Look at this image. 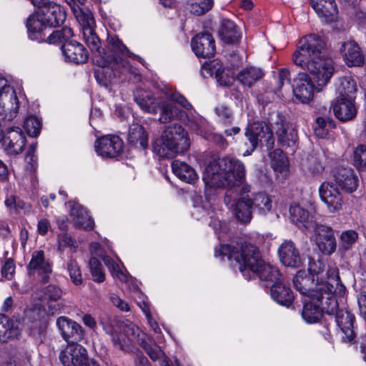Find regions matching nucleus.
<instances>
[{
  "instance_id": "1",
  "label": "nucleus",
  "mask_w": 366,
  "mask_h": 366,
  "mask_svg": "<svg viewBox=\"0 0 366 366\" xmlns=\"http://www.w3.org/2000/svg\"><path fill=\"white\" fill-rule=\"evenodd\" d=\"M245 178V167L239 159L226 157L214 160L206 167L202 179L207 190L225 187L227 191L224 196L226 204L235 201L233 194L243 195L250 192L249 184L242 185Z\"/></svg>"
},
{
  "instance_id": "2",
  "label": "nucleus",
  "mask_w": 366,
  "mask_h": 366,
  "mask_svg": "<svg viewBox=\"0 0 366 366\" xmlns=\"http://www.w3.org/2000/svg\"><path fill=\"white\" fill-rule=\"evenodd\" d=\"M324 41L315 34H310L302 38L294 52V63L307 71L317 82V86H325L334 73L332 60L323 59L322 49Z\"/></svg>"
},
{
  "instance_id": "3",
  "label": "nucleus",
  "mask_w": 366,
  "mask_h": 366,
  "mask_svg": "<svg viewBox=\"0 0 366 366\" xmlns=\"http://www.w3.org/2000/svg\"><path fill=\"white\" fill-rule=\"evenodd\" d=\"M220 254L234 259L239 264V271L247 280L258 277L262 281L274 280L280 276L279 269L264 262L259 248L244 242L237 248L228 244L221 245Z\"/></svg>"
},
{
  "instance_id": "4",
  "label": "nucleus",
  "mask_w": 366,
  "mask_h": 366,
  "mask_svg": "<svg viewBox=\"0 0 366 366\" xmlns=\"http://www.w3.org/2000/svg\"><path fill=\"white\" fill-rule=\"evenodd\" d=\"M73 14L79 23L84 42L94 54V61L99 66H111L114 70L125 74L135 72L134 69L122 59H112L102 53L101 41L94 31L95 21L92 12L79 5H73Z\"/></svg>"
},
{
  "instance_id": "5",
  "label": "nucleus",
  "mask_w": 366,
  "mask_h": 366,
  "mask_svg": "<svg viewBox=\"0 0 366 366\" xmlns=\"http://www.w3.org/2000/svg\"><path fill=\"white\" fill-rule=\"evenodd\" d=\"M330 281L334 282V289H325L326 305L325 312L335 316V321L338 327L345 335V337L350 343L354 342L355 332L354 330L355 317L346 310L338 308V303L335 294H341L345 291V287L340 282V278L336 270H332V277Z\"/></svg>"
},
{
  "instance_id": "6",
  "label": "nucleus",
  "mask_w": 366,
  "mask_h": 366,
  "mask_svg": "<svg viewBox=\"0 0 366 366\" xmlns=\"http://www.w3.org/2000/svg\"><path fill=\"white\" fill-rule=\"evenodd\" d=\"M187 132L178 124L167 127L153 146V151L163 158H173L189 148Z\"/></svg>"
},
{
  "instance_id": "7",
  "label": "nucleus",
  "mask_w": 366,
  "mask_h": 366,
  "mask_svg": "<svg viewBox=\"0 0 366 366\" xmlns=\"http://www.w3.org/2000/svg\"><path fill=\"white\" fill-rule=\"evenodd\" d=\"M332 277V270L328 277V281L321 282L317 286L315 290L312 292L308 297V300H305L304 307L302 311V317L305 322L310 324L317 322L322 317L325 311L326 305V290L334 289V282L330 281Z\"/></svg>"
},
{
  "instance_id": "8",
  "label": "nucleus",
  "mask_w": 366,
  "mask_h": 366,
  "mask_svg": "<svg viewBox=\"0 0 366 366\" xmlns=\"http://www.w3.org/2000/svg\"><path fill=\"white\" fill-rule=\"evenodd\" d=\"M272 130L277 138V142L282 147H292L295 145L298 137L297 132L292 124L288 122L285 117L277 113L272 118Z\"/></svg>"
},
{
  "instance_id": "9",
  "label": "nucleus",
  "mask_w": 366,
  "mask_h": 366,
  "mask_svg": "<svg viewBox=\"0 0 366 366\" xmlns=\"http://www.w3.org/2000/svg\"><path fill=\"white\" fill-rule=\"evenodd\" d=\"M107 41V43H108V45L109 46L110 49L112 51H113L114 53H118V54H122V56L114 57V56L108 55L105 53L104 50L101 47L102 53L105 54L106 57L110 56L112 59H122L127 61L134 69L135 72H134V73L127 72V73L123 74L117 70H114L111 66H101V67L102 68L109 67L114 71V75H117L119 77L127 76L129 74L134 75V76L138 75L137 69L127 59V58L135 59V60L141 62L142 64L143 63V59L138 55L130 51L129 50V49L126 46V45L124 44L122 41L117 35L108 34Z\"/></svg>"
},
{
  "instance_id": "10",
  "label": "nucleus",
  "mask_w": 366,
  "mask_h": 366,
  "mask_svg": "<svg viewBox=\"0 0 366 366\" xmlns=\"http://www.w3.org/2000/svg\"><path fill=\"white\" fill-rule=\"evenodd\" d=\"M273 130L264 122H257L250 125L245 132L254 150L259 142H264L267 147L271 149L274 143Z\"/></svg>"
},
{
  "instance_id": "11",
  "label": "nucleus",
  "mask_w": 366,
  "mask_h": 366,
  "mask_svg": "<svg viewBox=\"0 0 366 366\" xmlns=\"http://www.w3.org/2000/svg\"><path fill=\"white\" fill-rule=\"evenodd\" d=\"M59 360L64 366H91L86 350L81 345L71 344L59 354Z\"/></svg>"
},
{
  "instance_id": "12",
  "label": "nucleus",
  "mask_w": 366,
  "mask_h": 366,
  "mask_svg": "<svg viewBox=\"0 0 366 366\" xmlns=\"http://www.w3.org/2000/svg\"><path fill=\"white\" fill-rule=\"evenodd\" d=\"M19 102L16 93L6 79L0 76V114L10 113V117L18 112Z\"/></svg>"
},
{
  "instance_id": "13",
  "label": "nucleus",
  "mask_w": 366,
  "mask_h": 366,
  "mask_svg": "<svg viewBox=\"0 0 366 366\" xmlns=\"http://www.w3.org/2000/svg\"><path fill=\"white\" fill-rule=\"evenodd\" d=\"M94 147L98 155L114 158L122 152L124 143L117 135H105L96 141Z\"/></svg>"
},
{
  "instance_id": "14",
  "label": "nucleus",
  "mask_w": 366,
  "mask_h": 366,
  "mask_svg": "<svg viewBox=\"0 0 366 366\" xmlns=\"http://www.w3.org/2000/svg\"><path fill=\"white\" fill-rule=\"evenodd\" d=\"M312 229L315 232L313 240L319 250L327 255L332 254L337 247L332 229L330 227L317 224Z\"/></svg>"
},
{
  "instance_id": "15",
  "label": "nucleus",
  "mask_w": 366,
  "mask_h": 366,
  "mask_svg": "<svg viewBox=\"0 0 366 366\" xmlns=\"http://www.w3.org/2000/svg\"><path fill=\"white\" fill-rule=\"evenodd\" d=\"M52 269L47 260L45 259L44 252L42 250L34 251L31 259L27 265V273L29 277L37 274L43 283L48 282Z\"/></svg>"
},
{
  "instance_id": "16",
  "label": "nucleus",
  "mask_w": 366,
  "mask_h": 366,
  "mask_svg": "<svg viewBox=\"0 0 366 366\" xmlns=\"http://www.w3.org/2000/svg\"><path fill=\"white\" fill-rule=\"evenodd\" d=\"M317 89L312 81V78L306 73L299 74L294 79L293 93L296 99L302 103L310 102L313 99L315 90Z\"/></svg>"
},
{
  "instance_id": "17",
  "label": "nucleus",
  "mask_w": 366,
  "mask_h": 366,
  "mask_svg": "<svg viewBox=\"0 0 366 366\" xmlns=\"http://www.w3.org/2000/svg\"><path fill=\"white\" fill-rule=\"evenodd\" d=\"M319 193L330 212L342 209V195L335 184L329 182H323L319 188Z\"/></svg>"
},
{
  "instance_id": "18",
  "label": "nucleus",
  "mask_w": 366,
  "mask_h": 366,
  "mask_svg": "<svg viewBox=\"0 0 366 366\" xmlns=\"http://www.w3.org/2000/svg\"><path fill=\"white\" fill-rule=\"evenodd\" d=\"M191 46L199 57H212L216 51L214 39L212 35L207 32L197 34L192 39Z\"/></svg>"
},
{
  "instance_id": "19",
  "label": "nucleus",
  "mask_w": 366,
  "mask_h": 366,
  "mask_svg": "<svg viewBox=\"0 0 366 366\" xmlns=\"http://www.w3.org/2000/svg\"><path fill=\"white\" fill-rule=\"evenodd\" d=\"M3 144L9 154L16 155L22 152L26 144V137L19 127L8 129L3 135Z\"/></svg>"
},
{
  "instance_id": "20",
  "label": "nucleus",
  "mask_w": 366,
  "mask_h": 366,
  "mask_svg": "<svg viewBox=\"0 0 366 366\" xmlns=\"http://www.w3.org/2000/svg\"><path fill=\"white\" fill-rule=\"evenodd\" d=\"M280 262L286 267H298L302 264L299 249L291 240H285L278 248Z\"/></svg>"
},
{
  "instance_id": "21",
  "label": "nucleus",
  "mask_w": 366,
  "mask_h": 366,
  "mask_svg": "<svg viewBox=\"0 0 366 366\" xmlns=\"http://www.w3.org/2000/svg\"><path fill=\"white\" fill-rule=\"evenodd\" d=\"M66 60L75 64H84L89 59V52L85 47L76 41H66L61 46Z\"/></svg>"
},
{
  "instance_id": "22",
  "label": "nucleus",
  "mask_w": 366,
  "mask_h": 366,
  "mask_svg": "<svg viewBox=\"0 0 366 366\" xmlns=\"http://www.w3.org/2000/svg\"><path fill=\"white\" fill-rule=\"evenodd\" d=\"M340 52L345 64L351 66H360L364 63V56L358 44L353 40L342 43Z\"/></svg>"
},
{
  "instance_id": "23",
  "label": "nucleus",
  "mask_w": 366,
  "mask_h": 366,
  "mask_svg": "<svg viewBox=\"0 0 366 366\" xmlns=\"http://www.w3.org/2000/svg\"><path fill=\"white\" fill-rule=\"evenodd\" d=\"M310 274H307L305 270H299L296 275L294 277L292 282L295 288L298 290L302 295L310 297V295L316 290L319 284L315 285V288H312L315 281V275H318L319 272L310 267L308 269ZM321 283H320V285Z\"/></svg>"
},
{
  "instance_id": "24",
  "label": "nucleus",
  "mask_w": 366,
  "mask_h": 366,
  "mask_svg": "<svg viewBox=\"0 0 366 366\" xmlns=\"http://www.w3.org/2000/svg\"><path fill=\"white\" fill-rule=\"evenodd\" d=\"M267 282H273L270 294L272 298L278 304L282 306L289 307L294 300V295L289 287L282 283V274L277 280H267Z\"/></svg>"
},
{
  "instance_id": "25",
  "label": "nucleus",
  "mask_w": 366,
  "mask_h": 366,
  "mask_svg": "<svg viewBox=\"0 0 366 366\" xmlns=\"http://www.w3.org/2000/svg\"><path fill=\"white\" fill-rule=\"evenodd\" d=\"M335 116L341 122L353 119L357 115L355 99L337 98L332 104Z\"/></svg>"
},
{
  "instance_id": "26",
  "label": "nucleus",
  "mask_w": 366,
  "mask_h": 366,
  "mask_svg": "<svg viewBox=\"0 0 366 366\" xmlns=\"http://www.w3.org/2000/svg\"><path fill=\"white\" fill-rule=\"evenodd\" d=\"M56 325L62 337L67 342L78 341L83 335L81 327L68 317H59L56 320Z\"/></svg>"
},
{
  "instance_id": "27",
  "label": "nucleus",
  "mask_w": 366,
  "mask_h": 366,
  "mask_svg": "<svg viewBox=\"0 0 366 366\" xmlns=\"http://www.w3.org/2000/svg\"><path fill=\"white\" fill-rule=\"evenodd\" d=\"M334 177L336 184L346 192L352 193L357 188L358 178L350 168H337Z\"/></svg>"
},
{
  "instance_id": "28",
  "label": "nucleus",
  "mask_w": 366,
  "mask_h": 366,
  "mask_svg": "<svg viewBox=\"0 0 366 366\" xmlns=\"http://www.w3.org/2000/svg\"><path fill=\"white\" fill-rule=\"evenodd\" d=\"M310 4L322 21L330 23L336 20L338 11L335 0H310Z\"/></svg>"
},
{
  "instance_id": "29",
  "label": "nucleus",
  "mask_w": 366,
  "mask_h": 366,
  "mask_svg": "<svg viewBox=\"0 0 366 366\" xmlns=\"http://www.w3.org/2000/svg\"><path fill=\"white\" fill-rule=\"evenodd\" d=\"M48 25L41 13L30 16L26 22L29 38L33 40L42 41L44 40V31Z\"/></svg>"
},
{
  "instance_id": "30",
  "label": "nucleus",
  "mask_w": 366,
  "mask_h": 366,
  "mask_svg": "<svg viewBox=\"0 0 366 366\" xmlns=\"http://www.w3.org/2000/svg\"><path fill=\"white\" fill-rule=\"evenodd\" d=\"M290 214L292 222L301 229H310L316 225L310 212L299 204H292Z\"/></svg>"
},
{
  "instance_id": "31",
  "label": "nucleus",
  "mask_w": 366,
  "mask_h": 366,
  "mask_svg": "<svg viewBox=\"0 0 366 366\" xmlns=\"http://www.w3.org/2000/svg\"><path fill=\"white\" fill-rule=\"evenodd\" d=\"M41 14L43 16V19L50 27L58 26L63 24L66 19L65 11L60 5L54 2L41 10Z\"/></svg>"
},
{
  "instance_id": "32",
  "label": "nucleus",
  "mask_w": 366,
  "mask_h": 366,
  "mask_svg": "<svg viewBox=\"0 0 366 366\" xmlns=\"http://www.w3.org/2000/svg\"><path fill=\"white\" fill-rule=\"evenodd\" d=\"M219 36L224 42L234 44L240 40L242 34L239 28L233 21L223 19L221 21Z\"/></svg>"
},
{
  "instance_id": "33",
  "label": "nucleus",
  "mask_w": 366,
  "mask_h": 366,
  "mask_svg": "<svg viewBox=\"0 0 366 366\" xmlns=\"http://www.w3.org/2000/svg\"><path fill=\"white\" fill-rule=\"evenodd\" d=\"M124 330V332L116 330L114 334L110 335L114 347L122 351H126L129 349V339L126 332L130 333L133 336L139 335L137 334L139 328L134 324L126 325Z\"/></svg>"
},
{
  "instance_id": "34",
  "label": "nucleus",
  "mask_w": 366,
  "mask_h": 366,
  "mask_svg": "<svg viewBox=\"0 0 366 366\" xmlns=\"http://www.w3.org/2000/svg\"><path fill=\"white\" fill-rule=\"evenodd\" d=\"M134 101L144 112L157 114L159 112V102L154 97L147 92H137L134 94Z\"/></svg>"
},
{
  "instance_id": "35",
  "label": "nucleus",
  "mask_w": 366,
  "mask_h": 366,
  "mask_svg": "<svg viewBox=\"0 0 366 366\" xmlns=\"http://www.w3.org/2000/svg\"><path fill=\"white\" fill-rule=\"evenodd\" d=\"M338 98L355 99L357 92L356 81L351 76H343L339 79L336 87Z\"/></svg>"
},
{
  "instance_id": "36",
  "label": "nucleus",
  "mask_w": 366,
  "mask_h": 366,
  "mask_svg": "<svg viewBox=\"0 0 366 366\" xmlns=\"http://www.w3.org/2000/svg\"><path fill=\"white\" fill-rule=\"evenodd\" d=\"M172 169L174 174L182 181L194 184L198 177L194 169L185 162L175 160L172 163Z\"/></svg>"
},
{
  "instance_id": "37",
  "label": "nucleus",
  "mask_w": 366,
  "mask_h": 366,
  "mask_svg": "<svg viewBox=\"0 0 366 366\" xmlns=\"http://www.w3.org/2000/svg\"><path fill=\"white\" fill-rule=\"evenodd\" d=\"M128 140L130 144L142 149H145L148 147V135L144 128L138 124H134L130 127Z\"/></svg>"
},
{
  "instance_id": "38",
  "label": "nucleus",
  "mask_w": 366,
  "mask_h": 366,
  "mask_svg": "<svg viewBox=\"0 0 366 366\" xmlns=\"http://www.w3.org/2000/svg\"><path fill=\"white\" fill-rule=\"evenodd\" d=\"M232 205H234V214L236 218L243 222L247 223L252 219V209L251 207V199L240 198L232 201Z\"/></svg>"
},
{
  "instance_id": "39",
  "label": "nucleus",
  "mask_w": 366,
  "mask_h": 366,
  "mask_svg": "<svg viewBox=\"0 0 366 366\" xmlns=\"http://www.w3.org/2000/svg\"><path fill=\"white\" fill-rule=\"evenodd\" d=\"M71 216L73 217V221L76 227L85 229H92L94 228V220L84 207L79 205L73 207L71 209Z\"/></svg>"
},
{
  "instance_id": "40",
  "label": "nucleus",
  "mask_w": 366,
  "mask_h": 366,
  "mask_svg": "<svg viewBox=\"0 0 366 366\" xmlns=\"http://www.w3.org/2000/svg\"><path fill=\"white\" fill-rule=\"evenodd\" d=\"M262 69L256 66H247L243 69L237 76L238 80L244 85L251 87L264 76Z\"/></svg>"
},
{
  "instance_id": "41",
  "label": "nucleus",
  "mask_w": 366,
  "mask_h": 366,
  "mask_svg": "<svg viewBox=\"0 0 366 366\" xmlns=\"http://www.w3.org/2000/svg\"><path fill=\"white\" fill-rule=\"evenodd\" d=\"M159 112H160L159 121L162 124L172 122L181 113V110L177 107L164 101L159 102Z\"/></svg>"
},
{
  "instance_id": "42",
  "label": "nucleus",
  "mask_w": 366,
  "mask_h": 366,
  "mask_svg": "<svg viewBox=\"0 0 366 366\" xmlns=\"http://www.w3.org/2000/svg\"><path fill=\"white\" fill-rule=\"evenodd\" d=\"M271 166L276 172L285 173L288 171L289 161L281 149H277L269 153Z\"/></svg>"
},
{
  "instance_id": "43",
  "label": "nucleus",
  "mask_w": 366,
  "mask_h": 366,
  "mask_svg": "<svg viewBox=\"0 0 366 366\" xmlns=\"http://www.w3.org/2000/svg\"><path fill=\"white\" fill-rule=\"evenodd\" d=\"M251 207L253 210H257L258 213L264 214L272 208V200L265 193L259 192L254 195L251 199Z\"/></svg>"
},
{
  "instance_id": "44",
  "label": "nucleus",
  "mask_w": 366,
  "mask_h": 366,
  "mask_svg": "<svg viewBox=\"0 0 366 366\" xmlns=\"http://www.w3.org/2000/svg\"><path fill=\"white\" fill-rule=\"evenodd\" d=\"M336 126L335 121L330 117H318L314 128L315 134L320 138H325L330 129Z\"/></svg>"
},
{
  "instance_id": "45",
  "label": "nucleus",
  "mask_w": 366,
  "mask_h": 366,
  "mask_svg": "<svg viewBox=\"0 0 366 366\" xmlns=\"http://www.w3.org/2000/svg\"><path fill=\"white\" fill-rule=\"evenodd\" d=\"M73 36L72 29L69 27L64 26L61 29L55 30L50 34L46 38L44 37L46 42L49 44H56L59 42L69 41V40Z\"/></svg>"
},
{
  "instance_id": "46",
  "label": "nucleus",
  "mask_w": 366,
  "mask_h": 366,
  "mask_svg": "<svg viewBox=\"0 0 366 366\" xmlns=\"http://www.w3.org/2000/svg\"><path fill=\"white\" fill-rule=\"evenodd\" d=\"M213 5V0H191L187 9L192 14L199 16L209 11Z\"/></svg>"
},
{
  "instance_id": "47",
  "label": "nucleus",
  "mask_w": 366,
  "mask_h": 366,
  "mask_svg": "<svg viewBox=\"0 0 366 366\" xmlns=\"http://www.w3.org/2000/svg\"><path fill=\"white\" fill-rule=\"evenodd\" d=\"M66 269L71 282L76 285H80L83 282L81 270L76 259L70 258L66 262Z\"/></svg>"
},
{
  "instance_id": "48",
  "label": "nucleus",
  "mask_w": 366,
  "mask_h": 366,
  "mask_svg": "<svg viewBox=\"0 0 366 366\" xmlns=\"http://www.w3.org/2000/svg\"><path fill=\"white\" fill-rule=\"evenodd\" d=\"M358 238V234L352 229L342 232L340 238V249L347 251L353 247Z\"/></svg>"
},
{
  "instance_id": "49",
  "label": "nucleus",
  "mask_w": 366,
  "mask_h": 366,
  "mask_svg": "<svg viewBox=\"0 0 366 366\" xmlns=\"http://www.w3.org/2000/svg\"><path fill=\"white\" fill-rule=\"evenodd\" d=\"M353 161L358 169L366 171V145L360 144L356 147L353 153Z\"/></svg>"
},
{
  "instance_id": "50",
  "label": "nucleus",
  "mask_w": 366,
  "mask_h": 366,
  "mask_svg": "<svg viewBox=\"0 0 366 366\" xmlns=\"http://www.w3.org/2000/svg\"><path fill=\"white\" fill-rule=\"evenodd\" d=\"M90 272L93 280L97 282H102L104 281V273L102 269V264L99 259L96 257H92L89 262Z\"/></svg>"
},
{
  "instance_id": "51",
  "label": "nucleus",
  "mask_w": 366,
  "mask_h": 366,
  "mask_svg": "<svg viewBox=\"0 0 366 366\" xmlns=\"http://www.w3.org/2000/svg\"><path fill=\"white\" fill-rule=\"evenodd\" d=\"M100 324L104 330L109 335L114 334L116 330L120 328L119 322L109 315H103L100 317Z\"/></svg>"
},
{
  "instance_id": "52",
  "label": "nucleus",
  "mask_w": 366,
  "mask_h": 366,
  "mask_svg": "<svg viewBox=\"0 0 366 366\" xmlns=\"http://www.w3.org/2000/svg\"><path fill=\"white\" fill-rule=\"evenodd\" d=\"M41 126L40 121L34 116L29 117L24 122V128L31 137H36L40 133Z\"/></svg>"
},
{
  "instance_id": "53",
  "label": "nucleus",
  "mask_w": 366,
  "mask_h": 366,
  "mask_svg": "<svg viewBox=\"0 0 366 366\" xmlns=\"http://www.w3.org/2000/svg\"><path fill=\"white\" fill-rule=\"evenodd\" d=\"M62 291L55 285H49L44 290L43 299L44 301L58 302L61 298Z\"/></svg>"
},
{
  "instance_id": "54",
  "label": "nucleus",
  "mask_w": 366,
  "mask_h": 366,
  "mask_svg": "<svg viewBox=\"0 0 366 366\" xmlns=\"http://www.w3.org/2000/svg\"><path fill=\"white\" fill-rule=\"evenodd\" d=\"M103 260L114 277H117L120 280L125 279V275L119 270V265L111 257L105 256Z\"/></svg>"
},
{
  "instance_id": "55",
  "label": "nucleus",
  "mask_w": 366,
  "mask_h": 366,
  "mask_svg": "<svg viewBox=\"0 0 366 366\" xmlns=\"http://www.w3.org/2000/svg\"><path fill=\"white\" fill-rule=\"evenodd\" d=\"M167 97L172 101L179 104L186 110H192V105L187 101V99L181 94L177 92H169L166 94Z\"/></svg>"
},
{
  "instance_id": "56",
  "label": "nucleus",
  "mask_w": 366,
  "mask_h": 366,
  "mask_svg": "<svg viewBox=\"0 0 366 366\" xmlns=\"http://www.w3.org/2000/svg\"><path fill=\"white\" fill-rule=\"evenodd\" d=\"M217 115L224 124H229L232 120V110L224 104H219L215 108Z\"/></svg>"
},
{
  "instance_id": "57",
  "label": "nucleus",
  "mask_w": 366,
  "mask_h": 366,
  "mask_svg": "<svg viewBox=\"0 0 366 366\" xmlns=\"http://www.w3.org/2000/svg\"><path fill=\"white\" fill-rule=\"evenodd\" d=\"M35 150L36 145H30L25 158L26 162L28 164V169H30L31 172H34L37 166V158L34 154Z\"/></svg>"
},
{
  "instance_id": "58",
  "label": "nucleus",
  "mask_w": 366,
  "mask_h": 366,
  "mask_svg": "<svg viewBox=\"0 0 366 366\" xmlns=\"http://www.w3.org/2000/svg\"><path fill=\"white\" fill-rule=\"evenodd\" d=\"M290 84V71L287 69H281L278 73L277 89L275 92H280L281 89L285 84Z\"/></svg>"
},
{
  "instance_id": "59",
  "label": "nucleus",
  "mask_w": 366,
  "mask_h": 366,
  "mask_svg": "<svg viewBox=\"0 0 366 366\" xmlns=\"http://www.w3.org/2000/svg\"><path fill=\"white\" fill-rule=\"evenodd\" d=\"M144 351L153 361H157L164 356V352L155 342L152 344Z\"/></svg>"
},
{
  "instance_id": "60",
  "label": "nucleus",
  "mask_w": 366,
  "mask_h": 366,
  "mask_svg": "<svg viewBox=\"0 0 366 366\" xmlns=\"http://www.w3.org/2000/svg\"><path fill=\"white\" fill-rule=\"evenodd\" d=\"M58 242L59 247H71L76 250L77 245L76 244V241L72 239V237L66 233H62L59 234L58 236Z\"/></svg>"
},
{
  "instance_id": "61",
  "label": "nucleus",
  "mask_w": 366,
  "mask_h": 366,
  "mask_svg": "<svg viewBox=\"0 0 366 366\" xmlns=\"http://www.w3.org/2000/svg\"><path fill=\"white\" fill-rule=\"evenodd\" d=\"M15 264L12 259H8L1 268L2 276L7 279L11 280L15 272Z\"/></svg>"
},
{
  "instance_id": "62",
  "label": "nucleus",
  "mask_w": 366,
  "mask_h": 366,
  "mask_svg": "<svg viewBox=\"0 0 366 366\" xmlns=\"http://www.w3.org/2000/svg\"><path fill=\"white\" fill-rule=\"evenodd\" d=\"M110 300L112 302V304L119 310L122 312H129L130 310L129 304L124 300H122L117 295L112 294L110 295Z\"/></svg>"
},
{
  "instance_id": "63",
  "label": "nucleus",
  "mask_w": 366,
  "mask_h": 366,
  "mask_svg": "<svg viewBox=\"0 0 366 366\" xmlns=\"http://www.w3.org/2000/svg\"><path fill=\"white\" fill-rule=\"evenodd\" d=\"M44 315V312L40 307L29 308L26 311V315L32 321H36L41 319Z\"/></svg>"
},
{
  "instance_id": "64",
  "label": "nucleus",
  "mask_w": 366,
  "mask_h": 366,
  "mask_svg": "<svg viewBox=\"0 0 366 366\" xmlns=\"http://www.w3.org/2000/svg\"><path fill=\"white\" fill-rule=\"evenodd\" d=\"M203 124L204 119L200 117H194L193 119H188V126L197 132H198Z\"/></svg>"
}]
</instances>
